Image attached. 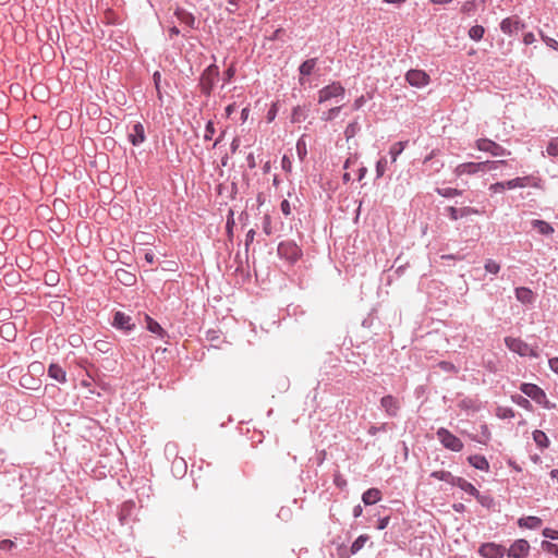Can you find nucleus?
<instances>
[{
    "label": "nucleus",
    "instance_id": "nucleus-1",
    "mask_svg": "<svg viewBox=\"0 0 558 558\" xmlns=\"http://www.w3.org/2000/svg\"><path fill=\"white\" fill-rule=\"evenodd\" d=\"M211 59L214 62L206 66L199 76L198 87L201 93L205 97H210L213 94L216 81L219 78L220 71L219 66L216 64V56L213 54Z\"/></svg>",
    "mask_w": 558,
    "mask_h": 558
},
{
    "label": "nucleus",
    "instance_id": "nucleus-2",
    "mask_svg": "<svg viewBox=\"0 0 558 558\" xmlns=\"http://www.w3.org/2000/svg\"><path fill=\"white\" fill-rule=\"evenodd\" d=\"M277 254L289 265H294L303 256V251L293 240H286L278 244Z\"/></svg>",
    "mask_w": 558,
    "mask_h": 558
},
{
    "label": "nucleus",
    "instance_id": "nucleus-3",
    "mask_svg": "<svg viewBox=\"0 0 558 558\" xmlns=\"http://www.w3.org/2000/svg\"><path fill=\"white\" fill-rule=\"evenodd\" d=\"M504 341H505V345L507 347L508 350H510L513 353L519 354L520 356H523V357H525V356L536 357L537 356L536 350L520 338L506 337L504 339Z\"/></svg>",
    "mask_w": 558,
    "mask_h": 558
},
{
    "label": "nucleus",
    "instance_id": "nucleus-4",
    "mask_svg": "<svg viewBox=\"0 0 558 558\" xmlns=\"http://www.w3.org/2000/svg\"><path fill=\"white\" fill-rule=\"evenodd\" d=\"M436 437L444 448L453 452H460L464 447L462 440L445 427L437 429Z\"/></svg>",
    "mask_w": 558,
    "mask_h": 558
},
{
    "label": "nucleus",
    "instance_id": "nucleus-5",
    "mask_svg": "<svg viewBox=\"0 0 558 558\" xmlns=\"http://www.w3.org/2000/svg\"><path fill=\"white\" fill-rule=\"evenodd\" d=\"M344 95L345 88L343 85L340 82L335 81L318 90V102L324 104L332 98L343 99Z\"/></svg>",
    "mask_w": 558,
    "mask_h": 558
},
{
    "label": "nucleus",
    "instance_id": "nucleus-6",
    "mask_svg": "<svg viewBox=\"0 0 558 558\" xmlns=\"http://www.w3.org/2000/svg\"><path fill=\"white\" fill-rule=\"evenodd\" d=\"M475 147L481 151L490 154L493 157H504L511 155L510 150L486 137L476 140Z\"/></svg>",
    "mask_w": 558,
    "mask_h": 558
},
{
    "label": "nucleus",
    "instance_id": "nucleus-7",
    "mask_svg": "<svg viewBox=\"0 0 558 558\" xmlns=\"http://www.w3.org/2000/svg\"><path fill=\"white\" fill-rule=\"evenodd\" d=\"M111 326L125 335H130L136 328V325L133 322L132 317L121 311H117L113 313Z\"/></svg>",
    "mask_w": 558,
    "mask_h": 558
},
{
    "label": "nucleus",
    "instance_id": "nucleus-8",
    "mask_svg": "<svg viewBox=\"0 0 558 558\" xmlns=\"http://www.w3.org/2000/svg\"><path fill=\"white\" fill-rule=\"evenodd\" d=\"M405 82L416 88H423L430 83V76L424 70L410 69L404 75Z\"/></svg>",
    "mask_w": 558,
    "mask_h": 558
},
{
    "label": "nucleus",
    "instance_id": "nucleus-9",
    "mask_svg": "<svg viewBox=\"0 0 558 558\" xmlns=\"http://www.w3.org/2000/svg\"><path fill=\"white\" fill-rule=\"evenodd\" d=\"M477 554L482 558H504L506 556V547L495 542H486L480 545Z\"/></svg>",
    "mask_w": 558,
    "mask_h": 558
},
{
    "label": "nucleus",
    "instance_id": "nucleus-10",
    "mask_svg": "<svg viewBox=\"0 0 558 558\" xmlns=\"http://www.w3.org/2000/svg\"><path fill=\"white\" fill-rule=\"evenodd\" d=\"M531 551L530 543L524 538L515 539L509 548H506L508 558H527Z\"/></svg>",
    "mask_w": 558,
    "mask_h": 558
},
{
    "label": "nucleus",
    "instance_id": "nucleus-11",
    "mask_svg": "<svg viewBox=\"0 0 558 558\" xmlns=\"http://www.w3.org/2000/svg\"><path fill=\"white\" fill-rule=\"evenodd\" d=\"M524 395L533 399L536 403L543 405L546 409L555 408L547 400L545 391L539 386H520Z\"/></svg>",
    "mask_w": 558,
    "mask_h": 558
},
{
    "label": "nucleus",
    "instance_id": "nucleus-12",
    "mask_svg": "<svg viewBox=\"0 0 558 558\" xmlns=\"http://www.w3.org/2000/svg\"><path fill=\"white\" fill-rule=\"evenodd\" d=\"M507 185H508V190H513V189H518V187L522 189L527 185L535 187V189H541L542 187V179L539 177H535L533 174H529L525 177H517V178L507 180Z\"/></svg>",
    "mask_w": 558,
    "mask_h": 558
},
{
    "label": "nucleus",
    "instance_id": "nucleus-13",
    "mask_svg": "<svg viewBox=\"0 0 558 558\" xmlns=\"http://www.w3.org/2000/svg\"><path fill=\"white\" fill-rule=\"evenodd\" d=\"M136 504L133 500L124 501L119 509L118 518L121 525L130 524L135 520Z\"/></svg>",
    "mask_w": 558,
    "mask_h": 558
},
{
    "label": "nucleus",
    "instance_id": "nucleus-14",
    "mask_svg": "<svg viewBox=\"0 0 558 558\" xmlns=\"http://www.w3.org/2000/svg\"><path fill=\"white\" fill-rule=\"evenodd\" d=\"M446 215L451 221H457L461 218L469 217L472 215H478L480 210L475 207L464 206L461 208H457L454 206L446 207Z\"/></svg>",
    "mask_w": 558,
    "mask_h": 558
},
{
    "label": "nucleus",
    "instance_id": "nucleus-15",
    "mask_svg": "<svg viewBox=\"0 0 558 558\" xmlns=\"http://www.w3.org/2000/svg\"><path fill=\"white\" fill-rule=\"evenodd\" d=\"M457 407L466 414H472L478 412L483 403L477 397H463L457 401Z\"/></svg>",
    "mask_w": 558,
    "mask_h": 558
},
{
    "label": "nucleus",
    "instance_id": "nucleus-16",
    "mask_svg": "<svg viewBox=\"0 0 558 558\" xmlns=\"http://www.w3.org/2000/svg\"><path fill=\"white\" fill-rule=\"evenodd\" d=\"M524 28V22L519 19L506 17L500 22V31L508 36H512Z\"/></svg>",
    "mask_w": 558,
    "mask_h": 558
},
{
    "label": "nucleus",
    "instance_id": "nucleus-17",
    "mask_svg": "<svg viewBox=\"0 0 558 558\" xmlns=\"http://www.w3.org/2000/svg\"><path fill=\"white\" fill-rule=\"evenodd\" d=\"M380 405L385 410L386 414L390 417H396L400 410V401L398 398L388 395L381 398Z\"/></svg>",
    "mask_w": 558,
    "mask_h": 558
},
{
    "label": "nucleus",
    "instance_id": "nucleus-18",
    "mask_svg": "<svg viewBox=\"0 0 558 558\" xmlns=\"http://www.w3.org/2000/svg\"><path fill=\"white\" fill-rule=\"evenodd\" d=\"M46 367L45 364L41 362H33L28 365L27 374L23 375L20 379L19 384H25L28 378L36 379L38 378L40 380V377L45 375Z\"/></svg>",
    "mask_w": 558,
    "mask_h": 558
},
{
    "label": "nucleus",
    "instance_id": "nucleus-19",
    "mask_svg": "<svg viewBox=\"0 0 558 558\" xmlns=\"http://www.w3.org/2000/svg\"><path fill=\"white\" fill-rule=\"evenodd\" d=\"M453 172L457 177H462L464 174L472 175V174H476L478 172H483V166L481 165V162H473V161L463 162V163L458 165L454 168Z\"/></svg>",
    "mask_w": 558,
    "mask_h": 558
},
{
    "label": "nucleus",
    "instance_id": "nucleus-20",
    "mask_svg": "<svg viewBox=\"0 0 558 558\" xmlns=\"http://www.w3.org/2000/svg\"><path fill=\"white\" fill-rule=\"evenodd\" d=\"M128 140L133 146H140L146 141L145 129L141 122L133 124L132 132L129 133Z\"/></svg>",
    "mask_w": 558,
    "mask_h": 558
},
{
    "label": "nucleus",
    "instance_id": "nucleus-21",
    "mask_svg": "<svg viewBox=\"0 0 558 558\" xmlns=\"http://www.w3.org/2000/svg\"><path fill=\"white\" fill-rule=\"evenodd\" d=\"M515 299L523 305H532L536 301V293L527 287H518L514 289Z\"/></svg>",
    "mask_w": 558,
    "mask_h": 558
},
{
    "label": "nucleus",
    "instance_id": "nucleus-22",
    "mask_svg": "<svg viewBox=\"0 0 558 558\" xmlns=\"http://www.w3.org/2000/svg\"><path fill=\"white\" fill-rule=\"evenodd\" d=\"M146 329L157 336L160 340L169 338V333L161 327V325L149 315H145Z\"/></svg>",
    "mask_w": 558,
    "mask_h": 558
},
{
    "label": "nucleus",
    "instance_id": "nucleus-23",
    "mask_svg": "<svg viewBox=\"0 0 558 558\" xmlns=\"http://www.w3.org/2000/svg\"><path fill=\"white\" fill-rule=\"evenodd\" d=\"M175 17L192 29H197L196 19L193 13L186 11L183 8H177L174 11Z\"/></svg>",
    "mask_w": 558,
    "mask_h": 558
},
{
    "label": "nucleus",
    "instance_id": "nucleus-24",
    "mask_svg": "<svg viewBox=\"0 0 558 558\" xmlns=\"http://www.w3.org/2000/svg\"><path fill=\"white\" fill-rule=\"evenodd\" d=\"M531 226L539 234L545 235V236H549L555 232L554 227L549 222L542 220V219H533L531 221Z\"/></svg>",
    "mask_w": 558,
    "mask_h": 558
},
{
    "label": "nucleus",
    "instance_id": "nucleus-25",
    "mask_svg": "<svg viewBox=\"0 0 558 558\" xmlns=\"http://www.w3.org/2000/svg\"><path fill=\"white\" fill-rule=\"evenodd\" d=\"M468 462L475 468L476 470L488 472L489 471V462L482 454H472L468 457Z\"/></svg>",
    "mask_w": 558,
    "mask_h": 558
},
{
    "label": "nucleus",
    "instance_id": "nucleus-26",
    "mask_svg": "<svg viewBox=\"0 0 558 558\" xmlns=\"http://www.w3.org/2000/svg\"><path fill=\"white\" fill-rule=\"evenodd\" d=\"M317 64V58H311L303 61L299 66L300 83L303 84V77L312 75Z\"/></svg>",
    "mask_w": 558,
    "mask_h": 558
},
{
    "label": "nucleus",
    "instance_id": "nucleus-27",
    "mask_svg": "<svg viewBox=\"0 0 558 558\" xmlns=\"http://www.w3.org/2000/svg\"><path fill=\"white\" fill-rule=\"evenodd\" d=\"M470 438L478 444L487 445L492 439V433L486 423L481 424L480 434L469 435Z\"/></svg>",
    "mask_w": 558,
    "mask_h": 558
},
{
    "label": "nucleus",
    "instance_id": "nucleus-28",
    "mask_svg": "<svg viewBox=\"0 0 558 558\" xmlns=\"http://www.w3.org/2000/svg\"><path fill=\"white\" fill-rule=\"evenodd\" d=\"M381 492L378 488L372 487L363 493L362 501L365 506L375 505L381 499Z\"/></svg>",
    "mask_w": 558,
    "mask_h": 558
},
{
    "label": "nucleus",
    "instance_id": "nucleus-29",
    "mask_svg": "<svg viewBox=\"0 0 558 558\" xmlns=\"http://www.w3.org/2000/svg\"><path fill=\"white\" fill-rule=\"evenodd\" d=\"M47 373L48 377L59 383L66 380V372L59 364L51 363L47 369Z\"/></svg>",
    "mask_w": 558,
    "mask_h": 558
},
{
    "label": "nucleus",
    "instance_id": "nucleus-30",
    "mask_svg": "<svg viewBox=\"0 0 558 558\" xmlns=\"http://www.w3.org/2000/svg\"><path fill=\"white\" fill-rule=\"evenodd\" d=\"M543 524V521L538 517L529 515L523 517L518 520V525L520 527L530 529V530H536L541 527Z\"/></svg>",
    "mask_w": 558,
    "mask_h": 558
},
{
    "label": "nucleus",
    "instance_id": "nucleus-31",
    "mask_svg": "<svg viewBox=\"0 0 558 558\" xmlns=\"http://www.w3.org/2000/svg\"><path fill=\"white\" fill-rule=\"evenodd\" d=\"M452 486L460 488L461 490L465 492L472 497H474L475 494L478 492L472 483L468 482L465 478L460 476L456 477Z\"/></svg>",
    "mask_w": 558,
    "mask_h": 558
},
{
    "label": "nucleus",
    "instance_id": "nucleus-32",
    "mask_svg": "<svg viewBox=\"0 0 558 558\" xmlns=\"http://www.w3.org/2000/svg\"><path fill=\"white\" fill-rule=\"evenodd\" d=\"M409 141H399L392 144L389 148V156L391 163H395L398 157L402 154V151L407 148Z\"/></svg>",
    "mask_w": 558,
    "mask_h": 558
},
{
    "label": "nucleus",
    "instance_id": "nucleus-33",
    "mask_svg": "<svg viewBox=\"0 0 558 558\" xmlns=\"http://www.w3.org/2000/svg\"><path fill=\"white\" fill-rule=\"evenodd\" d=\"M474 498L477 500V502L486 508L492 509L495 506V499L490 494L481 493L480 490L475 494Z\"/></svg>",
    "mask_w": 558,
    "mask_h": 558
},
{
    "label": "nucleus",
    "instance_id": "nucleus-34",
    "mask_svg": "<svg viewBox=\"0 0 558 558\" xmlns=\"http://www.w3.org/2000/svg\"><path fill=\"white\" fill-rule=\"evenodd\" d=\"M308 108L306 106H296L292 109L291 122L300 123L307 118Z\"/></svg>",
    "mask_w": 558,
    "mask_h": 558
},
{
    "label": "nucleus",
    "instance_id": "nucleus-35",
    "mask_svg": "<svg viewBox=\"0 0 558 558\" xmlns=\"http://www.w3.org/2000/svg\"><path fill=\"white\" fill-rule=\"evenodd\" d=\"M116 275L118 280L126 287H131L136 282V277L124 269L117 270Z\"/></svg>",
    "mask_w": 558,
    "mask_h": 558
},
{
    "label": "nucleus",
    "instance_id": "nucleus-36",
    "mask_svg": "<svg viewBox=\"0 0 558 558\" xmlns=\"http://www.w3.org/2000/svg\"><path fill=\"white\" fill-rule=\"evenodd\" d=\"M306 134H303L296 141L295 149L300 161H304L307 156Z\"/></svg>",
    "mask_w": 558,
    "mask_h": 558
},
{
    "label": "nucleus",
    "instance_id": "nucleus-37",
    "mask_svg": "<svg viewBox=\"0 0 558 558\" xmlns=\"http://www.w3.org/2000/svg\"><path fill=\"white\" fill-rule=\"evenodd\" d=\"M533 440L535 441L536 446L539 448V449H545V448H548L549 446V439L547 437V435L543 432V430H539V429H536L533 432Z\"/></svg>",
    "mask_w": 558,
    "mask_h": 558
},
{
    "label": "nucleus",
    "instance_id": "nucleus-38",
    "mask_svg": "<svg viewBox=\"0 0 558 558\" xmlns=\"http://www.w3.org/2000/svg\"><path fill=\"white\" fill-rule=\"evenodd\" d=\"M435 192L439 196L445 197V198H452V197L460 196L463 194L462 190H458L454 187H436Z\"/></svg>",
    "mask_w": 558,
    "mask_h": 558
},
{
    "label": "nucleus",
    "instance_id": "nucleus-39",
    "mask_svg": "<svg viewBox=\"0 0 558 558\" xmlns=\"http://www.w3.org/2000/svg\"><path fill=\"white\" fill-rule=\"evenodd\" d=\"M430 477L444 481L452 486L457 476L452 475L449 471L441 470L432 472Z\"/></svg>",
    "mask_w": 558,
    "mask_h": 558
},
{
    "label": "nucleus",
    "instance_id": "nucleus-40",
    "mask_svg": "<svg viewBox=\"0 0 558 558\" xmlns=\"http://www.w3.org/2000/svg\"><path fill=\"white\" fill-rule=\"evenodd\" d=\"M361 131V125L357 120L350 122L344 129V136L347 141L353 138Z\"/></svg>",
    "mask_w": 558,
    "mask_h": 558
},
{
    "label": "nucleus",
    "instance_id": "nucleus-41",
    "mask_svg": "<svg viewBox=\"0 0 558 558\" xmlns=\"http://www.w3.org/2000/svg\"><path fill=\"white\" fill-rule=\"evenodd\" d=\"M388 166V160L386 156H380L375 165L376 179H380L384 177Z\"/></svg>",
    "mask_w": 558,
    "mask_h": 558
},
{
    "label": "nucleus",
    "instance_id": "nucleus-42",
    "mask_svg": "<svg viewBox=\"0 0 558 558\" xmlns=\"http://www.w3.org/2000/svg\"><path fill=\"white\" fill-rule=\"evenodd\" d=\"M469 37L474 41H480L485 34V28L482 25H474L469 29Z\"/></svg>",
    "mask_w": 558,
    "mask_h": 558
},
{
    "label": "nucleus",
    "instance_id": "nucleus-43",
    "mask_svg": "<svg viewBox=\"0 0 558 558\" xmlns=\"http://www.w3.org/2000/svg\"><path fill=\"white\" fill-rule=\"evenodd\" d=\"M369 539V536L366 534L360 535L350 546L351 553L354 555L357 554L366 544V542Z\"/></svg>",
    "mask_w": 558,
    "mask_h": 558
},
{
    "label": "nucleus",
    "instance_id": "nucleus-44",
    "mask_svg": "<svg viewBox=\"0 0 558 558\" xmlns=\"http://www.w3.org/2000/svg\"><path fill=\"white\" fill-rule=\"evenodd\" d=\"M515 413L512 408L508 407H497L496 409V416L499 418H512L514 417Z\"/></svg>",
    "mask_w": 558,
    "mask_h": 558
},
{
    "label": "nucleus",
    "instance_id": "nucleus-45",
    "mask_svg": "<svg viewBox=\"0 0 558 558\" xmlns=\"http://www.w3.org/2000/svg\"><path fill=\"white\" fill-rule=\"evenodd\" d=\"M546 153L550 157L558 158V136L549 140L546 146Z\"/></svg>",
    "mask_w": 558,
    "mask_h": 558
},
{
    "label": "nucleus",
    "instance_id": "nucleus-46",
    "mask_svg": "<svg viewBox=\"0 0 558 558\" xmlns=\"http://www.w3.org/2000/svg\"><path fill=\"white\" fill-rule=\"evenodd\" d=\"M95 349L101 353H110L112 351L111 342L105 339H98L95 341Z\"/></svg>",
    "mask_w": 558,
    "mask_h": 558
},
{
    "label": "nucleus",
    "instance_id": "nucleus-47",
    "mask_svg": "<svg viewBox=\"0 0 558 558\" xmlns=\"http://www.w3.org/2000/svg\"><path fill=\"white\" fill-rule=\"evenodd\" d=\"M341 108H342L341 106H337V107L330 108L328 111L323 112L320 119L323 121H332V120H335L338 117V114L340 113Z\"/></svg>",
    "mask_w": 558,
    "mask_h": 558
},
{
    "label": "nucleus",
    "instance_id": "nucleus-48",
    "mask_svg": "<svg viewBox=\"0 0 558 558\" xmlns=\"http://www.w3.org/2000/svg\"><path fill=\"white\" fill-rule=\"evenodd\" d=\"M235 226L234 211L232 208L229 209L226 221V231L229 236L233 235V228Z\"/></svg>",
    "mask_w": 558,
    "mask_h": 558
},
{
    "label": "nucleus",
    "instance_id": "nucleus-49",
    "mask_svg": "<svg viewBox=\"0 0 558 558\" xmlns=\"http://www.w3.org/2000/svg\"><path fill=\"white\" fill-rule=\"evenodd\" d=\"M353 553H351V547L345 546L344 544H339L336 548V558H350Z\"/></svg>",
    "mask_w": 558,
    "mask_h": 558
},
{
    "label": "nucleus",
    "instance_id": "nucleus-50",
    "mask_svg": "<svg viewBox=\"0 0 558 558\" xmlns=\"http://www.w3.org/2000/svg\"><path fill=\"white\" fill-rule=\"evenodd\" d=\"M484 269L486 270V272L497 275L500 270V265L496 260L488 258L485 260Z\"/></svg>",
    "mask_w": 558,
    "mask_h": 558
},
{
    "label": "nucleus",
    "instance_id": "nucleus-51",
    "mask_svg": "<svg viewBox=\"0 0 558 558\" xmlns=\"http://www.w3.org/2000/svg\"><path fill=\"white\" fill-rule=\"evenodd\" d=\"M541 546H542L543 550L558 557V544H554L549 541H543Z\"/></svg>",
    "mask_w": 558,
    "mask_h": 558
},
{
    "label": "nucleus",
    "instance_id": "nucleus-52",
    "mask_svg": "<svg viewBox=\"0 0 558 558\" xmlns=\"http://www.w3.org/2000/svg\"><path fill=\"white\" fill-rule=\"evenodd\" d=\"M512 400L523 409L530 410L532 408L531 402L521 395L512 396Z\"/></svg>",
    "mask_w": 558,
    "mask_h": 558
},
{
    "label": "nucleus",
    "instance_id": "nucleus-53",
    "mask_svg": "<svg viewBox=\"0 0 558 558\" xmlns=\"http://www.w3.org/2000/svg\"><path fill=\"white\" fill-rule=\"evenodd\" d=\"M498 162H506V160H486V161H481V165L483 166V172H486V171H493V170H496L498 169Z\"/></svg>",
    "mask_w": 558,
    "mask_h": 558
},
{
    "label": "nucleus",
    "instance_id": "nucleus-54",
    "mask_svg": "<svg viewBox=\"0 0 558 558\" xmlns=\"http://www.w3.org/2000/svg\"><path fill=\"white\" fill-rule=\"evenodd\" d=\"M215 132H216V129H215L214 122L211 120H208L206 125H205L204 140L205 141H211Z\"/></svg>",
    "mask_w": 558,
    "mask_h": 558
},
{
    "label": "nucleus",
    "instance_id": "nucleus-55",
    "mask_svg": "<svg viewBox=\"0 0 558 558\" xmlns=\"http://www.w3.org/2000/svg\"><path fill=\"white\" fill-rule=\"evenodd\" d=\"M263 231L265 234L270 235L272 233L271 228V217L268 214H265L262 221Z\"/></svg>",
    "mask_w": 558,
    "mask_h": 558
},
{
    "label": "nucleus",
    "instance_id": "nucleus-56",
    "mask_svg": "<svg viewBox=\"0 0 558 558\" xmlns=\"http://www.w3.org/2000/svg\"><path fill=\"white\" fill-rule=\"evenodd\" d=\"M372 97V94H367V96L361 95L360 97H357L353 102V110H360Z\"/></svg>",
    "mask_w": 558,
    "mask_h": 558
},
{
    "label": "nucleus",
    "instance_id": "nucleus-57",
    "mask_svg": "<svg viewBox=\"0 0 558 558\" xmlns=\"http://www.w3.org/2000/svg\"><path fill=\"white\" fill-rule=\"evenodd\" d=\"M278 110V102H272L266 114V120L268 123L272 122L276 119Z\"/></svg>",
    "mask_w": 558,
    "mask_h": 558
},
{
    "label": "nucleus",
    "instance_id": "nucleus-58",
    "mask_svg": "<svg viewBox=\"0 0 558 558\" xmlns=\"http://www.w3.org/2000/svg\"><path fill=\"white\" fill-rule=\"evenodd\" d=\"M505 190H508L507 181L495 182L489 185V191L493 193H502Z\"/></svg>",
    "mask_w": 558,
    "mask_h": 558
},
{
    "label": "nucleus",
    "instance_id": "nucleus-59",
    "mask_svg": "<svg viewBox=\"0 0 558 558\" xmlns=\"http://www.w3.org/2000/svg\"><path fill=\"white\" fill-rule=\"evenodd\" d=\"M172 468L178 470V474L183 475L186 472V462L182 458L175 459Z\"/></svg>",
    "mask_w": 558,
    "mask_h": 558
},
{
    "label": "nucleus",
    "instance_id": "nucleus-60",
    "mask_svg": "<svg viewBox=\"0 0 558 558\" xmlns=\"http://www.w3.org/2000/svg\"><path fill=\"white\" fill-rule=\"evenodd\" d=\"M235 66L233 64H231L228 69H226L223 71V74H222V80H223V83H229L231 82V80L234 77L235 75Z\"/></svg>",
    "mask_w": 558,
    "mask_h": 558
},
{
    "label": "nucleus",
    "instance_id": "nucleus-61",
    "mask_svg": "<svg viewBox=\"0 0 558 558\" xmlns=\"http://www.w3.org/2000/svg\"><path fill=\"white\" fill-rule=\"evenodd\" d=\"M539 35L548 47L558 51V41L556 39L546 36L542 31H539Z\"/></svg>",
    "mask_w": 558,
    "mask_h": 558
},
{
    "label": "nucleus",
    "instance_id": "nucleus-62",
    "mask_svg": "<svg viewBox=\"0 0 558 558\" xmlns=\"http://www.w3.org/2000/svg\"><path fill=\"white\" fill-rule=\"evenodd\" d=\"M442 372L445 373H452V372H457V367L454 364H452L451 362H447V361H441L438 363L437 365Z\"/></svg>",
    "mask_w": 558,
    "mask_h": 558
},
{
    "label": "nucleus",
    "instance_id": "nucleus-63",
    "mask_svg": "<svg viewBox=\"0 0 558 558\" xmlns=\"http://www.w3.org/2000/svg\"><path fill=\"white\" fill-rule=\"evenodd\" d=\"M476 9V2L474 0H471V1H466L462 8H461V11L462 13L464 14H471L472 12H474Z\"/></svg>",
    "mask_w": 558,
    "mask_h": 558
},
{
    "label": "nucleus",
    "instance_id": "nucleus-64",
    "mask_svg": "<svg viewBox=\"0 0 558 558\" xmlns=\"http://www.w3.org/2000/svg\"><path fill=\"white\" fill-rule=\"evenodd\" d=\"M543 536L549 539L558 541V531L546 527L543 530Z\"/></svg>",
    "mask_w": 558,
    "mask_h": 558
}]
</instances>
